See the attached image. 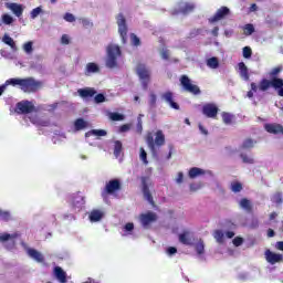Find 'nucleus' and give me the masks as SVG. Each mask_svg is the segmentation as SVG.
Masks as SVG:
<instances>
[{
    "mask_svg": "<svg viewBox=\"0 0 283 283\" xmlns=\"http://www.w3.org/2000/svg\"><path fill=\"white\" fill-rule=\"evenodd\" d=\"M271 85L274 90H277L279 96H283V80L274 77L271 80Z\"/></svg>",
    "mask_w": 283,
    "mask_h": 283,
    "instance_id": "a878e982",
    "label": "nucleus"
},
{
    "mask_svg": "<svg viewBox=\"0 0 283 283\" xmlns=\"http://www.w3.org/2000/svg\"><path fill=\"white\" fill-rule=\"evenodd\" d=\"M230 189L233 193H240V191H242V184L238 181H232L230 185Z\"/></svg>",
    "mask_w": 283,
    "mask_h": 283,
    "instance_id": "79ce46f5",
    "label": "nucleus"
},
{
    "mask_svg": "<svg viewBox=\"0 0 283 283\" xmlns=\"http://www.w3.org/2000/svg\"><path fill=\"white\" fill-rule=\"evenodd\" d=\"M167 255H176V253H178V249L174 248V247H169L166 251Z\"/></svg>",
    "mask_w": 283,
    "mask_h": 283,
    "instance_id": "774afa93",
    "label": "nucleus"
},
{
    "mask_svg": "<svg viewBox=\"0 0 283 283\" xmlns=\"http://www.w3.org/2000/svg\"><path fill=\"white\" fill-rule=\"evenodd\" d=\"M179 242H181V244H186L187 247H191V244H193L191 234L189 232L179 234Z\"/></svg>",
    "mask_w": 283,
    "mask_h": 283,
    "instance_id": "c756f323",
    "label": "nucleus"
},
{
    "mask_svg": "<svg viewBox=\"0 0 283 283\" xmlns=\"http://www.w3.org/2000/svg\"><path fill=\"white\" fill-rule=\"evenodd\" d=\"M243 30V34L245 36H251V34H253V32H255V27H253V24L249 23L245 24L244 27H242Z\"/></svg>",
    "mask_w": 283,
    "mask_h": 283,
    "instance_id": "4c0bfd02",
    "label": "nucleus"
},
{
    "mask_svg": "<svg viewBox=\"0 0 283 283\" xmlns=\"http://www.w3.org/2000/svg\"><path fill=\"white\" fill-rule=\"evenodd\" d=\"M120 151H123V143H120V140H116L114 144L115 158H118L120 156Z\"/></svg>",
    "mask_w": 283,
    "mask_h": 283,
    "instance_id": "ea45409f",
    "label": "nucleus"
},
{
    "mask_svg": "<svg viewBox=\"0 0 283 283\" xmlns=\"http://www.w3.org/2000/svg\"><path fill=\"white\" fill-rule=\"evenodd\" d=\"M160 56L164 61H169V56H171V54L169 53V50L161 49Z\"/></svg>",
    "mask_w": 283,
    "mask_h": 283,
    "instance_id": "bf43d9fd",
    "label": "nucleus"
},
{
    "mask_svg": "<svg viewBox=\"0 0 283 283\" xmlns=\"http://www.w3.org/2000/svg\"><path fill=\"white\" fill-rule=\"evenodd\" d=\"M63 19L67 23H74V21H76V17H74V14H72V13H65Z\"/></svg>",
    "mask_w": 283,
    "mask_h": 283,
    "instance_id": "4d7b16f0",
    "label": "nucleus"
},
{
    "mask_svg": "<svg viewBox=\"0 0 283 283\" xmlns=\"http://www.w3.org/2000/svg\"><path fill=\"white\" fill-rule=\"evenodd\" d=\"M29 119L33 125H38L40 127H48V125H50L49 120L40 119L39 117H29Z\"/></svg>",
    "mask_w": 283,
    "mask_h": 283,
    "instance_id": "c9c22d12",
    "label": "nucleus"
},
{
    "mask_svg": "<svg viewBox=\"0 0 283 283\" xmlns=\"http://www.w3.org/2000/svg\"><path fill=\"white\" fill-rule=\"evenodd\" d=\"M120 46L116 43H108L106 45L105 66L108 67V70L118 67V59H120Z\"/></svg>",
    "mask_w": 283,
    "mask_h": 283,
    "instance_id": "f03ea898",
    "label": "nucleus"
},
{
    "mask_svg": "<svg viewBox=\"0 0 283 283\" xmlns=\"http://www.w3.org/2000/svg\"><path fill=\"white\" fill-rule=\"evenodd\" d=\"M239 67V75L242 78V81H249V67H247V64L244 62H240L238 64Z\"/></svg>",
    "mask_w": 283,
    "mask_h": 283,
    "instance_id": "c85d7f7f",
    "label": "nucleus"
},
{
    "mask_svg": "<svg viewBox=\"0 0 283 283\" xmlns=\"http://www.w3.org/2000/svg\"><path fill=\"white\" fill-rule=\"evenodd\" d=\"M258 92V84L251 83V91L248 92L247 96L248 98H253V93Z\"/></svg>",
    "mask_w": 283,
    "mask_h": 283,
    "instance_id": "13d9d810",
    "label": "nucleus"
},
{
    "mask_svg": "<svg viewBox=\"0 0 283 283\" xmlns=\"http://www.w3.org/2000/svg\"><path fill=\"white\" fill-rule=\"evenodd\" d=\"M91 136H96L97 138H101L103 136H107V130L105 129H92L85 133V138H90Z\"/></svg>",
    "mask_w": 283,
    "mask_h": 283,
    "instance_id": "7c9ffc66",
    "label": "nucleus"
},
{
    "mask_svg": "<svg viewBox=\"0 0 283 283\" xmlns=\"http://www.w3.org/2000/svg\"><path fill=\"white\" fill-rule=\"evenodd\" d=\"M264 129L269 134H283V127L280 124H265Z\"/></svg>",
    "mask_w": 283,
    "mask_h": 283,
    "instance_id": "b1692460",
    "label": "nucleus"
},
{
    "mask_svg": "<svg viewBox=\"0 0 283 283\" xmlns=\"http://www.w3.org/2000/svg\"><path fill=\"white\" fill-rule=\"evenodd\" d=\"M235 235V232L233 231H222V230H216L213 232V238L216 240V242H218V244H224V240L226 238H228V240H231V238H233Z\"/></svg>",
    "mask_w": 283,
    "mask_h": 283,
    "instance_id": "6e6552de",
    "label": "nucleus"
},
{
    "mask_svg": "<svg viewBox=\"0 0 283 283\" xmlns=\"http://www.w3.org/2000/svg\"><path fill=\"white\" fill-rule=\"evenodd\" d=\"M142 186L144 198L150 203L154 205V197H151V192L149 191V178L142 177Z\"/></svg>",
    "mask_w": 283,
    "mask_h": 283,
    "instance_id": "9b49d317",
    "label": "nucleus"
},
{
    "mask_svg": "<svg viewBox=\"0 0 283 283\" xmlns=\"http://www.w3.org/2000/svg\"><path fill=\"white\" fill-rule=\"evenodd\" d=\"M0 220L8 222V220H12V214L8 210L0 209Z\"/></svg>",
    "mask_w": 283,
    "mask_h": 283,
    "instance_id": "c03bdc74",
    "label": "nucleus"
},
{
    "mask_svg": "<svg viewBox=\"0 0 283 283\" xmlns=\"http://www.w3.org/2000/svg\"><path fill=\"white\" fill-rule=\"evenodd\" d=\"M256 87L258 90H260V92L269 91V88L272 87L271 80H266V78L261 80V82L259 83V85H256Z\"/></svg>",
    "mask_w": 283,
    "mask_h": 283,
    "instance_id": "f704fd0d",
    "label": "nucleus"
},
{
    "mask_svg": "<svg viewBox=\"0 0 283 283\" xmlns=\"http://www.w3.org/2000/svg\"><path fill=\"white\" fill-rule=\"evenodd\" d=\"M72 205L76 211H81L82 207H85V197L82 195H75L73 197Z\"/></svg>",
    "mask_w": 283,
    "mask_h": 283,
    "instance_id": "412c9836",
    "label": "nucleus"
},
{
    "mask_svg": "<svg viewBox=\"0 0 283 283\" xmlns=\"http://www.w3.org/2000/svg\"><path fill=\"white\" fill-rule=\"evenodd\" d=\"M2 42H4L6 45H9L11 48L12 52H17V43L14 42V39H12L10 35L4 34L2 38Z\"/></svg>",
    "mask_w": 283,
    "mask_h": 283,
    "instance_id": "2f4dec72",
    "label": "nucleus"
},
{
    "mask_svg": "<svg viewBox=\"0 0 283 283\" xmlns=\"http://www.w3.org/2000/svg\"><path fill=\"white\" fill-rule=\"evenodd\" d=\"M94 101L95 103H105L107 101V98L105 97V95L103 94H97L95 97H94Z\"/></svg>",
    "mask_w": 283,
    "mask_h": 283,
    "instance_id": "0e129e2a",
    "label": "nucleus"
},
{
    "mask_svg": "<svg viewBox=\"0 0 283 283\" xmlns=\"http://www.w3.org/2000/svg\"><path fill=\"white\" fill-rule=\"evenodd\" d=\"M271 201L274 203V205H282L283 202V197H282V193L281 192H276L272 196L271 198Z\"/></svg>",
    "mask_w": 283,
    "mask_h": 283,
    "instance_id": "49530a36",
    "label": "nucleus"
},
{
    "mask_svg": "<svg viewBox=\"0 0 283 283\" xmlns=\"http://www.w3.org/2000/svg\"><path fill=\"white\" fill-rule=\"evenodd\" d=\"M253 54V51L250 49V46L243 48V59H251Z\"/></svg>",
    "mask_w": 283,
    "mask_h": 283,
    "instance_id": "5fc2aeb1",
    "label": "nucleus"
},
{
    "mask_svg": "<svg viewBox=\"0 0 283 283\" xmlns=\"http://www.w3.org/2000/svg\"><path fill=\"white\" fill-rule=\"evenodd\" d=\"M111 120H123V115L120 113H109Z\"/></svg>",
    "mask_w": 283,
    "mask_h": 283,
    "instance_id": "680f3d73",
    "label": "nucleus"
},
{
    "mask_svg": "<svg viewBox=\"0 0 283 283\" xmlns=\"http://www.w3.org/2000/svg\"><path fill=\"white\" fill-rule=\"evenodd\" d=\"M130 41H132L133 45H135L136 48H138V45H140V39L136 34L130 35Z\"/></svg>",
    "mask_w": 283,
    "mask_h": 283,
    "instance_id": "e2e57ef3",
    "label": "nucleus"
},
{
    "mask_svg": "<svg viewBox=\"0 0 283 283\" xmlns=\"http://www.w3.org/2000/svg\"><path fill=\"white\" fill-rule=\"evenodd\" d=\"M90 127V122L83 119V118H77L74 122V129L75 132H83V129H87Z\"/></svg>",
    "mask_w": 283,
    "mask_h": 283,
    "instance_id": "cd10ccee",
    "label": "nucleus"
},
{
    "mask_svg": "<svg viewBox=\"0 0 283 283\" xmlns=\"http://www.w3.org/2000/svg\"><path fill=\"white\" fill-rule=\"evenodd\" d=\"M4 6L8 10H11L14 17H18V19L23 15V4H19L17 2H6Z\"/></svg>",
    "mask_w": 283,
    "mask_h": 283,
    "instance_id": "f8f14e48",
    "label": "nucleus"
},
{
    "mask_svg": "<svg viewBox=\"0 0 283 283\" xmlns=\"http://www.w3.org/2000/svg\"><path fill=\"white\" fill-rule=\"evenodd\" d=\"M34 111V104L30 101H22L17 104L18 114H32Z\"/></svg>",
    "mask_w": 283,
    "mask_h": 283,
    "instance_id": "9d476101",
    "label": "nucleus"
},
{
    "mask_svg": "<svg viewBox=\"0 0 283 283\" xmlns=\"http://www.w3.org/2000/svg\"><path fill=\"white\" fill-rule=\"evenodd\" d=\"M27 254L29 255V258H31V260H34L39 263L44 262L45 260V258L41 252H39V250H34L32 248H27Z\"/></svg>",
    "mask_w": 283,
    "mask_h": 283,
    "instance_id": "a211bd4d",
    "label": "nucleus"
},
{
    "mask_svg": "<svg viewBox=\"0 0 283 283\" xmlns=\"http://www.w3.org/2000/svg\"><path fill=\"white\" fill-rule=\"evenodd\" d=\"M193 247L199 260H205V241L199 239Z\"/></svg>",
    "mask_w": 283,
    "mask_h": 283,
    "instance_id": "4be33fe9",
    "label": "nucleus"
},
{
    "mask_svg": "<svg viewBox=\"0 0 283 283\" xmlns=\"http://www.w3.org/2000/svg\"><path fill=\"white\" fill-rule=\"evenodd\" d=\"M54 275L60 283L67 282V274L65 273V271H63V269L61 266L54 268Z\"/></svg>",
    "mask_w": 283,
    "mask_h": 283,
    "instance_id": "5701e85b",
    "label": "nucleus"
},
{
    "mask_svg": "<svg viewBox=\"0 0 283 283\" xmlns=\"http://www.w3.org/2000/svg\"><path fill=\"white\" fill-rule=\"evenodd\" d=\"M255 145V142H253V139H245L242 145H241V148L242 149H253Z\"/></svg>",
    "mask_w": 283,
    "mask_h": 283,
    "instance_id": "de8ad7c7",
    "label": "nucleus"
},
{
    "mask_svg": "<svg viewBox=\"0 0 283 283\" xmlns=\"http://www.w3.org/2000/svg\"><path fill=\"white\" fill-rule=\"evenodd\" d=\"M240 158L242 163H244L245 165H253V163H255V160L253 159V156L251 155L241 154Z\"/></svg>",
    "mask_w": 283,
    "mask_h": 283,
    "instance_id": "a19ab883",
    "label": "nucleus"
},
{
    "mask_svg": "<svg viewBox=\"0 0 283 283\" xmlns=\"http://www.w3.org/2000/svg\"><path fill=\"white\" fill-rule=\"evenodd\" d=\"M139 158L144 163V165H149V161L147 160V151H145V148L139 149Z\"/></svg>",
    "mask_w": 283,
    "mask_h": 283,
    "instance_id": "864d4df0",
    "label": "nucleus"
},
{
    "mask_svg": "<svg viewBox=\"0 0 283 283\" xmlns=\"http://www.w3.org/2000/svg\"><path fill=\"white\" fill-rule=\"evenodd\" d=\"M239 207H241V209H244V211H251L252 209L251 201L249 199H241L239 202Z\"/></svg>",
    "mask_w": 283,
    "mask_h": 283,
    "instance_id": "58836bf2",
    "label": "nucleus"
},
{
    "mask_svg": "<svg viewBox=\"0 0 283 283\" xmlns=\"http://www.w3.org/2000/svg\"><path fill=\"white\" fill-rule=\"evenodd\" d=\"M200 189H202V182L190 184V191H200Z\"/></svg>",
    "mask_w": 283,
    "mask_h": 283,
    "instance_id": "6e6d98bb",
    "label": "nucleus"
},
{
    "mask_svg": "<svg viewBox=\"0 0 283 283\" xmlns=\"http://www.w3.org/2000/svg\"><path fill=\"white\" fill-rule=\"evenodd\" d=\"M60 43H61L62 45H70V43H72V38H70L69 34H63V35L61 36Z\"/></svg>",
    "mask_w": 283,
    "mask_h": 283,
    "instance_id": "603ef678",
    "label": "nucleus"
},
{
    "mask_svg": "<svg viewBox=\"0 0 283 283\" xmlns=\"http://www.w3.org/2000/svg\"><path fill=\"white\" fill-rule=\"evenodd\" d=\"M90 220H91V222H101V220H103V211L93 210L90 213Z\"/></svg>",
    "mask_w": 283,
    "mask_h": 283,
    "instance_id": "72a5a7b5",
    "label": "nucleus"
},
{
    "mask_svg": "<svg viewBox=\"0 0 283 283\" xmlns=\"http://www.w3.org/2000/svg\"><path fill=\"white\" fill-rule=\"evenodd\" d=\"M180 84H181L182 88L185 90V92H189V94H195V95L200 94V87H198V85L193 84L191 82V80L189 78V76L182 75L180 77Z\"/></svg>",
    "mask_w": 283,
    "mask_h": 283,
    "instance_id": "39448f33",
    "label": "nucleus"
},
{
    "mask_svg": "<svg viewBox=\"0 0 283 283\" xmlns=\"http://www.w3.org/2000/svg\"><path fill=\"white\" fill-rule=\"evenodd\" d=\"M137 75L142 83L143 90H147L149 85V81L151 78V71L145 64H138L137 66Z\"/></svg>",
    "mask_w": 283,
    "mask_h": 283,
    "instance_id": "20e7f679",
    "label": "nucleus"
},
{
    "mask_svg": "<svg viewBox=\"0 0 283 283\" xmlns=\"http://www.w3.org/2000/svg\"><path fill=\"white\" fill-rule=\"evenodd\" d=\"M101 72V66L97 63L88 62L85 66V76H92V74H98Z\"/></svg>",
    "mask_w": 283,
    "mask_h": 283,
    "instance_id": "aec40b11",
    "label": "nucleus"
},
{
    "mask_svg": "<svg viewBox=\"0 0 283 283\" xmlns=\"http://www.w3.org/2000/svg\"><path fill=\"white\" fill-rule=\"evenodd\" d=\"M158 99V97L156 96V94L154 92L149 93V99H148V104L150 107H156V101Z\"/></svg>",
    "mask_w": 283,
    "mask_h": 283,
    "instance_id": "3c124183",
    "label": "nucleus"
},
{
    "mask_svg": "<svg viewBox=\"0 0 283 283\" xmlns=\"http://www.w3.org/2000/svg\"><path fill=\"white\" fill-rule=\"evenodd\" d=\"M83 28H86V30H90V28H94V22H92V20L87 19V18H82L80 19Z\"/></svg>",
    "mask_w": 283,
    "mask_h": 283,
    "instance_id": "09e8293b",
    "label": "nucleus"
},
{
    "mask_svg": "<svg viewBox=\"0 0 283 283\" xmlns=\"http://www.w3.org/2000/svg\"><path fill=\"white\" fill-rule=\"evenodd\" d=\"M211 176V171L210 170H205L202 168L199 167H192L190 168L188 176L189 178H191V180H195V178H200V176Z\"/></svg>",
    "mask_w": 283,
    "mask_h": 283,
    "instance_id": "dca6fc26",
    "label": "nucleus"
},
{
    "mask_svg": "<svg viewBox=\"0 0 283 283\" xmlns=\"http://www.w3.org/2000/svg\"><path fill=\"white\" fill-rule=\"evenodd\" d=\"M77 94L81 98H92V96L96 95V90L91 87L80 88L77 90Z\"/></svg>",
    "mask_w": 283,
    "mask_h": 283,
    "instance_id": "393cba45",
    "label": "nucleus"
},
{
    "mask_svg": "<svg viewBox=\"0 0 283 283\" xmlns=\"http://www.w3.org/2000/svg\"><path fill=\"white\" fill-rule=\"evenodd\" d=\"M147 144L153 153V156H156V147H163L165 145V133H163L160 129L157 130L155 133V138L151 136V134H149L147 136Z\"/></svg>",
    "mask_w": 283,
    "mask_h": 283,
    "instance_id": "7ed1b4c3",
    "label": "nucleus"
},
{
    "mask_svg": "<svg viewBox=\"0 0 283 283\" xmlns=\"http://www.w3.org/2000/svg\"><path fill=\"white\" fill-rule=\"evenodd\" d=\"M139 220L142 222V227L147 229V227H149V224H154V222H156V220H158V214H156V212L148 211L146 213H142L139 216Z\"/></svg>",
    "mask_w": 283,
    "mask_h": 283,
    "instance_id": "0eeeda50",
    "label": "nucleus"
},
{
    "mask_svg": "<svg viewBox=\"0 0 283 283\" xmlns=\"http://www.w3.org/2000/svg\"><path fill=\"white\" fill-rule=\"evenodd\" d=\"M280 72H282V67L277 66L271 70L270 72V76H277V74H280Z\"/></svg>",
    "mask_w": 283,
    "mask_h": 283,
    "instance_id": "338daca9",
    "label": "nucleus"
},
{
    "mask_svg": "<svg viewBox=\"0 0 283 283\" xmlns=\"http://www.w3.org/2000/svg\"><path fill=\"white\" fill-rule=\"evenodd\" d=\"M116 23L118 25V34L120 35L122 43H125L127 41V20L123 13L117 14Z\"/></svg>",
    "mask_w": 283,
    "mask_h": 283,
    "instance_id": "423d86ee",
    "label": "nucleus"
},
{
    "mask_svg": "<svg viewBox=\"0 0 283 283\" xmlns=\"http://www.w3.org/2000/svg\"><path fill=\"white\" fill-rule=\"evenodd\" d=\"M221 116L224 125H231L233 123V115L231 113H222Z\"/></svg>",
    "mask_w": 283,
    "mask_h": 283,
    "instance_id": "37998d69",
    "label": "nucleus"
},
{
    "mask_svg": "<svg viewBox=\"0 0 283 283\" xmlns=\"http://www.w3.org/2000/svg\"><path fill=\"white\" fill-rule=\"evenodd\" d=\"M116 191H120V180L112 179L106 184L105 190L102 196H105V193L112 196V193H116Z\"/></svg>",
    "mask_w": 283,
    "mask_h": 283,
    "instance_id": "1a4fd4ad",
    "label": "nucleus"
},
{
    "mask_svg": "<svg viewBox=\"0 0 283 283\" xmlns=\"http://www.w3.org/2000/svg\"><path fill=\"white\" fill-rule=\"evenodd\" d=\"M265 260L269 262V264H277V262H282L283 255L280 253L272 252L271 250H266L265 253Z\"/></svg>",
    "mask_w": 283,
    "mask_h": 283,
    "instance_id": "2eb2a0df",
    "label": "nucleus"
},
{
    "mask_svg": "<svg viewBox=\"0 0 283 283\" xmlns=\"http://www.w3.org/2000/svg\"><path fill=\"white\" fill-rule=\"evenodd\" d=\"M202 114L207 116V118H216V116H218V106L216 104H205Z\"/></svg>",
    "mask_w": 283,
    "mask_h": 283,
    "instance_id": "ddd939ff",
    "label": "nucleus"
},
{
    "mask_svg": "<svg viewBox=\"0 0 283 283\" xmlns=\"http://www.w3.org/2000/svg\"><path fill=\"white\" fill-rule=\"evenodd\" d=\"M230 12L231 11L228 7H221L217 10L216 14L209 19V22L216 23L217 21H222V19L226 18Z\"/></svg>",
    "mask_w": 283,
    "mask_h": 283,
    "instance_id": "4468645a",
    "label": "nucleus"
},
{
    "mask_svg": "<svg viewBox=\"0 0 283 283\" xmlns=\"http://www.w3.org/2000/svg\"><path fill=\"white\" fill-rule=\"evenodd\" d=\"M161 99L165 101L172 109H180L178 103L174 102V94L171 92H166L161 95Z\"/></svg>",
    "mask_w": 283,
    "mask_h": 283,
    "instance_id": "6ab92c4d",
    "label": "nucleus"
},
{
    "mask_svg": "<svg viewBox=\"0 0 283 283\" xmlns=\"http://www.w3.org/2000/svg\"><path fill=\"white\" fill-rule=\"evenodd\" d=\"M12 85L17 87L19 85L23 92H36V90H41L43 83L29 77V78H9L4 82V84L0 85V96L8 90V86Z\"/></svg>",
    "mask_w": 283,
    "mask_h": 283,
    "instance_id": "f257e3e1",
    "label": "nucleus"
},
{
    "mask_svg": "<svg viewBox=\"0 0 283 283\" xmlns=\"http://www.w3.org/2000/svg\"><path fill=\"white\" fill-rule=\"evenodd\" d=\"M232 244H234L235 247H242V244H244V239L241 237H237L232 240Z\"/></svg>",
    "mask_w": 283,
    "mask_h": 283,
    "instance_id": "052dcab7",
    "label": "nucleus"
},
{
    "mask_svg": "<svg viewBox=\"0 0 283 283\" xmlns=\"http://www.w3.org/2000/svg\"><path fill=\"white\" fill-rule=\"evenodd\" d=\"M19 238V233H1L0 234V242H11V249L14 247V240Z\"/></svg>",
    "mask_w": 283,
    "mask_h": 283,
    "instance_id": "bb28decb",
    "label": "nucleus"
},
{
    "mask_svg": "<svg viewBox=\"0 0 283 283\" xmlns=\"http://www.w3.org/2000/svg\"><path fill=\"white\" fill-rule=\"evenodd\" d=\"M207 65L210 70H218V67H220V62L218 61V57H210L207 60Z\"/></svg>",
    "mask_w": 283,
    "mask_h": 283,
    "instance_id": "e433bc0d",
    "label": "nucleus"
},
{
    "mask_svg": "<svg viewBox=\"0 0 283 283\" xmlns=\"http://www.w3.org/2000/svg\"><path fill=\"white\" fill-rule=\"evenodd\" d=\"M196 6L191 2H180L179 10L175 11L174 14H189V12H193Z\"/></svg>",
    "mask_w": 283,
    "mask_h": 283,
    "instance_id": "f3484780",
    "label": "nucleus"
},
{
    "mask_svg": "<svg viewBox=\"0 0 283 283\" xmlns=\"http://www.w3.org/2000/svg\"><path fill=\"white\" fill-rule=\"evenodd\" d=\"M40 14H43V8L42 7H38V8L33 9L30 12V18L31 19H36Z\"/></svg>",
    "mask_w": 283,
    "mask_h": 283,
    "instance_id": "8fccbe9b",
    "label": "nucleus"
},
{
    "mask_svg": "<svg viewBox=\"0 0 283 283\" xmlns=\"http://www.w3.org/2000/svg\"><path fill=\"white\" fill-rule=\"evenodd\" d=\"M22 50L24 53H27L28 56H32V54H34V42H25L24 44H22Z\"/></svg>",
    "mask_w": 283,
    "mask_h": 283,
    "instance_id": "473e14b6",
    "label": "nucleus"
},
{
    "mask_svg": "<svg viewBox=\"0 0 283 283\" xmlns=\"http://www.w3.org/2000/svg\"><path fill=\"white\" fill-rule=\"evenodd\" d=\"M124 231H125L126 233H132V231H134V223H132V222L126 223V224L124 226Z\"/></svg>",
    "mask_w": 283,
    "mask_h": 283,
    "instance_id": "69168bd1",
    "label": "nucleus"
},
{
    "mask_svg": "<svg viewBox=\"0 0 283 283\" xmlns=\"http://www.w3.org/2000/svg\"><path fill=\"white\" fill-rule=\"evenodd\" d=\"M2 23H4V25H12V23H14V18L8 13H4L2 15Z\"/></svg>",
    "mask_w": 283,
    "mask_h": 283,
    "instance_id": "a18cd8bd",
    "label": "nucleus"
}]
</instances>
